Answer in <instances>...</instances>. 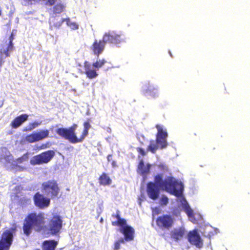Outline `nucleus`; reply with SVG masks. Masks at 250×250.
Returning a JSON list of instances; mask_svg holds the SVG:
<instances>
[{
	"label": "nucleus",
	"instance_id": "obj_23",
	"mask_svg": "<svg viewBox=\"0 0 250 250\" xmlns=\"http://www.w3.org/2000/svg\"><path fill=\"white\" fill-rule=\"evenodd\" d=\"M65 21V19H60L59 18L52 17L50 19L49 23L50 27H60L63 22Z\"/></svg>",
	"mask_w": 250,
	"mask_h": 250
},
{
	"label": "nucleus",
	"instance_id": "obj_39",
	"mask_svg": "<svg viewBox=\"0 0 250 250\" xmlns=\"http://www.w3.org/2000/svg\"><path fill=\"white\" fill-rule=\"evenodd\" d=\"M44 148V147H43V146H42V147H41V149H42V148Z\"/></svg>",
	"mask_w": 250,
	"mask_h": 250
},
{
	"label": "nucleus",
	"instance_id": "obj_33",
	"mask_svg": "<svg viewBox=\"0 0 250 250\" xmlns=\"http://www.w3.org/2000/svg\"><path fill=\"white\" fill-rule=\"evenodd\" d=\"M33 129L37 127L42 124V122H35L33 123H30Z\"/></svg>",
	"mask_w": 250,
	"mask_h": 250
},
{
	"label": "nucleus",
	"instance_id": "obj_20",
	"mask_svg": "<svg viewBox=\"0 0 250 250\" xmlns=\"http://www.w3.org/2000/svg\"><path fill=\"white\" fill-rule=\"evenodd\" d=\"M28 117L27 114H22L13 120L11 124V126L13 128L19 127L23 122L26 121Z\"/></svg>",
	"mask_w": 250,
	"mask_h": 250
},
{
	"label": "nucleus",
	"instance_id": "obj_16",
	"mask_svg": "<svg viewBox=\"0 0 250 250\" xmlns=\"http://www.w3.org/2000/svg\"><path fill=\"white\" fill-rule=\"evenodd\" d=\"M104 42H110L114 44H118L121 42L120 36L116 35L113 32L105 33L103 38Z\"/></svg>",
	"mask_w": 250,
	"mask_h": 250
},
{
	"label": "nucleus",
	"instance_id": "obj_27",
	"mask_svg": "<svg viewBox=\"0 0 250 250\" xmlns=\"http://www.w3.org/2000/svg\"><path fill=\"white\" fill-rule=\"evenodd\" d=\"M106 62V61L104 59L98 60L95 62L93 63L91 65L97 70L100 68L102 67Z\"/></svg>",
	"mask_w": 250,
	"mask_h": 250
},
{
	"label": "nucleus",
	"instance_id": "obj_12",
	"mask_svg": "<svg viewBox=\"0 0 250 250\" xmlns=\"http://www.w3.org/2000/svg\"><path fill=\"white\" fill-rule=\"evenodd\" d=\"M13 38L12 35L9 38V43L4 45L0 50V67L3 62V59L9 56L10 52L13 50V45L12 41Z\"/></svg>",
	"mask_w": 250,
	"mask_h": 250
},
{
	"label": "nucleus",
	"instance_id": "obj_24",
	"mask_svg": "<svg viewBox=\"0 0 250 250\" xmlns=\"http://www.w3.org/2000/svg\"><path fill=\"white\" fill-rule=\"evenodd\" d=\"M57 244V242L53 240L46 241L43 245V250H54Z\"/></svg>",
	"mask_w": 250,
	"mask_h": 250
},
{
	"label": "nucleus",
	"instance_id": "obj_35",
	"mask_svg": "<svg viewBox=\"0 0 250 250\" xmlns=\"http://www.w3.org/2000/svg\"><path fill=\"white\" fill-rule=\"evenodd\" d=\"M137 149H138V151L140 154H141L142 155H145L146 154V152L144 149L140 148H138Z\"/></svg>",
	"mask_w": 250,
	"mask_h": 250
},
{
	"label": "nucleus",
	"instance_id": "obj_4",
	"mask_svg": "<svg viewBox=\"0 0 250 250\" xmlns=\"http://www.w3.org/2000/svg\"><path fill=\"white\" fill-rule=\"evenodd\" d=\"M28 154H24L21 157L17 159L16 161L13 159L9 151L5 147L0 149V161L1 163L8 165L11 164L12 168L15 169L16 171H23L25 167L18 166V164L21 163L24 161L28 160Z\"/></svg>",
	"mask_w": 250,
	"mask_h": 250
},
{
	"label": "nucleus",
	"instance_id": "obj_38",
	"mask_svg": "<svg viewBox=\"0 0 250 250\" xmlns=\"http://www.w3.org/2000/svg\"><path fill=\"white\" fill-rule=\"evenodd\" d=\"M157 209V208H156V209H155V210H153V213H154V212H155V211H156Z\"/></svg>",
	"mask_w": 250,
	"mask_h": 250
},
{
	"label": "nucleus",
	"instance_id": "obj_9",
	"mask_svg": "<svg viewBox=\"0 0 250 250\" xmlns=\"http://www.w3.org/2000/svg\"><path fill=\"white\" fill-rule=\"evenodd\" d=\"M42 188L45 194L51 197L58 196L60 191L57 182L53 180L44 182L42 185Z\"/></svg>",
	"mask_w": 250,
	"mask_h": 250
},
{
	"label": "nucleus",
	"instance_id": "obj_15",
	"mask_svg": "<svg viewBox=\"0 0 250 250\" xmlns=\"http://www.w3.org/2000/svg\"><path fill=\"white\" fill-rule=\"evenodd\" d=\"M188 237V240L191 244L195 245L198 248L202 247V240L196 230H194L189 232Z\"/></svg>",
	"mask_w": 250,
	"mask_h": 250
},
{
	"label": "nucleus",
	"instance_id": "obj_18",
	"mask_svg": "<svg viewBox=\"0 0 250 250\" xmlns=\"http://www.w3.org/2000/svg\"><path fill=\"white\" fill-rule=\"evenodd\" d=\"M104 42L101 41L95 40L93 42L90 49L93 51V53L98 57L104 51Z\"/></svg>",
	"mask_w": 250,
	"mask_h": 250
},
{
	"label": "nucleus",
	"instance_id": "obj_5",
	"mask_svg": "<svg viewBox=\"0 0 250 250\" xmlns=\"http://www.w3.org/2000/svg\"><path fill=\"white\" fill-rule=\"evenodd\" d=\"M156 128L158 133L156 136V142L151 141L148 146L147 150L152 153H155L159 146L161 148H166L167 145V134L166 129H164L163 126L157 125Z\"/></svg>",
	"mask_w": 250,
	"mask_h": 250
},
{
	"label": "nucleus",
	"instance_id": "obj_13",
	"mask_svg": "<svg viewBox=\"0 0 250 250\" xmlns=\"http://www.w3.org/2000/svg\"><path fill=\"white\" fill-rule=\"evenodd\" d=\"M156 223L160 228L168 229L173 225V219L170 215H163L157 219Z\"/></svg>",
	"mask_w": 250,
	"mask_h": 250
},
{
	"label": "nucleus",
	"instance_id": "obj_28",
	"mask_svg": "<svg viewBox=\"0 0 250 250\" xmlns=\"http://www.w3.org/2000/svg\"><path fill=\"white\" fill-rule=\"evenodd\" d=\"M66 24L72 30H76L79 28V25L75 22L72 21L69 18L65 19Z\"/></svg>",
	"mask_w": 250,
	"mask_h": 250
},
{
	"label": "nucleus",
	"instance_id": "obj_37",
	"mask_svg": "<svg viewBox=\"0 0 250 250\" xmlns=\"http://www.w3.org/2000/svg\"><path fill=\"white\" fill-rule=\"evenodd\" d=\"M112 165L113 167H116V163L115 161H113L112 163Z\"/></svg>",
	"mask_w": 250,
	"mask_h": 250
},
{
	"label": "nucleus",
	"instance_id": "obj_6",
	"mask_svg": "<svg viewBox=\"0 0 250 250\" xmlns=\"http://www.w3.org/2000/svg\"><path fill=\"white\" fill-rule=\"evenodd\" d=\"M178 202L181 203V205L191 222L194 224L197 223L199 221L202 219V216L200 214L194 212L182 194L181 196H178Z\"/></svg>",
	"mask_w": 250,
	"mask_h": 250
},
{
	"label": "nucleus",
	"instance_id": "obj_25",
	"mask_svg": "<svg viewBox=\"0 0 250 250\" xmlns=\"http://www.w3.org/2000/svg\"><path fill=\"white\" fill-rule=\"evenodd\" d=\"M49 132L48 130H41L35 132L38 141L43 140L48 137Z\"/></svg>",
	"mask_w": 250,
	"mask_h": 250
},
{
	"label": "nucleus",
	"instance_id": "obj_14",
	"mask_svg": "<svg viewBox=\"0 0 250 250\" xmlns=\"http://www.w3.org/2000/svg\"><path fill=\"white\" fill-rule=\"evenodd\" d=\"M62 227V221L59 216L53 217L50 222L49 227L51 233H56L59 232Z\"/></svg>",
	"mask_w": 250,
	"mask_h": 250
},
{
	"label": "nucleus",
	"instance_id": "obj_26",
	"mask_svg": "<svg viewBox=\"0 0 250 250\" xmlns=\"http://www.w3.org/2000/svg\"><path fill=\"white\" fill-rule=\"evenodd\" d=\"M100 183L101 185L106 186L109 185L111 183V180L106 174L103 173L100 177Z\"/></svg>",
	"mask_w": 250,
	"mask_h": 250
},
{
	"label": "nucleus",
	"instance_id": "obj_10",
	"mask_svg": "<svg viewBox=\"0 0 250 250\" xmlns=\"http://www.w3.org/2000/svg\"><path fill=\"white\" fill-rule=\"evenodd\" d=\"M13 233L11 230H7L2 235L0 241V250H8L12 244Z\"/></svg>",
	"mask_w": 250,
	"mask_h": 250
},
{
	"label": "nucleus",
	"instance_id": "obj_8",
	"mask_svg": "<svg viewBox=\"0 0 250 250\" xmlns=\"http://www.w3.org/2000/svg\"><path fill=\"white\" fill-rule=\"evenodd\" d=\"M54 155V151L49 150L33 157L30 160V163L32 165L47 163L52 159Z\"/></svg>",
	"mask_w": 250,
	"mask_h": 250
},
{
	"label": "nucleus",
	"instance_id": "obj_31",
	"mask_svg": "<svg viewBox=\"0 0 250 250\" xmlns=\"http://www.w3.org/2000/svg\"><path fill=\"white\" fill-rule=\"evenodd\" d=\"M125 241L123 238H120L119 240L115 242L113 249L114 250H118L120 249V245L122 243H124Z\"/></svg>",
	"mask_w": 250,
	"mask_h": 250
},
{
	"label": "nucleus",
	"instance_id": "obj_17",
	"mask_svg": "<svg viewBox=\"0 0 250 250\" xmlns=\"http://www.w3.org/2000/svg\"><path fill=\"white\" fill-rule=\"evenodd\" d=\"M143 90L146 96L155 97L158 95V87L149 83L144 85Z\"/></svg>",
	"mask_w": 250,
	"mask_h": 250
},
{
	"label": "nucleus",
	"instance_id": "obj_3",
	"mask_svg": "<svg viewBox=\"0 0 250 250\" xmlns=\"http://www.w3.org/2000/svg\"><path fill=\"white\" fill-rule=\"evenodd\" d=\"M45 218L44 214L40 213H32L25 218L23 231L26 235H29L32 229L40 231L44 226Z\"/></svg>",
	"mask_w": 250,
	"mask_h": 250
},
{
	"label": "nucleus",
	"instance_id": "obj_21",
	"mask_svg": "<svg viewBox=\"0 0 250 250\" xmlns=\"http://www.w3.org/2000/svg\"><path fill=\"white\" fill-rule=\"evenodd\" d=\"M185 234V230L183 228L175 229L170 232L171 238L177 241L181 240Z\"/></svg>",
	"mask_w": 250,
	"mask_h": 250
},
{
	"label": "nucleus",
	"instance_id": "obj_7",
	"mask_svg": "<svg viewBox=\"0 0 250 250\" xmlns=\"http://www.w3.org/2000/svg\"><path fill=\"white\" fill-rule=\"evenodd\" d=\"M117 223L120 226V231L124 236V240L126 242L133 241L135 235L134 229L128 225L124 219L118 218Z\"/></svg>",
	"mask_w": 250,
	"mask_h": 250
},
{
	"label": "nucleus",
	"instance_id": "obj_29",
	"mask_svg": "<svg viewBox=\"0 0 250 250\" xmlns=\"http://www.w3.org/2000/svg\"><path fill=\"white\" fill-rule=\"evenodd\" d=\"M65 6L61 3H57L54 7V12L56 13H61L65 8Z\"/></svg>",
	"mask_w": 250,
	"mask_h": 250
},
{
	"label": "nucleus",
	"instance_id": "obj_2",
	"mask_svg": "<svg viewBox=\"0 0 250 250\" xmlns=\"http://www.w3.org/2000/svg\"><path fill=\"white\" fill-rule=\"evenodd\" d=\"M84 129L80 138L76 136L75 130L77 128V125L74 124L69 128H59L56 131V133L62 138L68 140L70 143L76 144L83 141L85 137L88 134V130L91 127V125L88 122L84 123Z\"/></svg>",
	"mask_w": 250,
	"mask_h": 250
},
{
	"label": "nucleus",
	"instance_id": "obj_1",
	"mask_svg": "<svg viewBox=\"0 0 250 250\" xmlns=\"http://www.w3.org/2000/svg\"><path fill=\"white\" fill-rule=\"evenodd\" d=\"M167 192L175 195L178 200V196L181 195L184 186L181 182L176 180L173 177L168 176L164 179L162 175H158L155 178V183H149L147 186V193L148 197L155 200L159 195V188Z\"/></svg>",
	"mask_w": 250,
	"mask_h": 250
},
{
	"label": "nucleus",
	"instance_id": "obj_19",
	"mask_svg": "<svg viewBox=\"0 0 250 250\" xmlns=\"http://www.w3.org/2000/svg\"><path fill=\"white\" fill-rule=\"evenodd\" d=\"M84 68L85 73L88 78L93 79L96 78L98 75V74L97 73V70L91 65V63L85 62Z\"/></svg>",
	"mask_w": 250,
	"mask_h": 250
},
{
	"label": "nucleus",
	"instance_id": "obj_11",
	"mask_svg": "<svg viewBox=\"0 0 250 250\" xmlns=\"http://www.w3.org/2000/svg\"><path fill=\"white\" fill-rule=\"evenodd\" d=\"M34 200L35 205L41 209L48 207L50 203V198L44 197V195L39 193L35 195Z\"/></svg>",
	"mask_w": 250,
	"mask_h": 250
},
{
	"label": "nucleus",
	"instance_id": "obj_32",
	"mask_svg": "<svg viewBox=\"0 0 250 250\" xmlns=\"http://www.w3.org/2000/svg\"><path fill=\"white\" fill-rule=\"evenodd\" d=\"M168 203V198L164 195H162L160 199V205H163V206H165V205H167Z\"/></svg>",
	"mask_w": 250,
	"mask_h": 250
},
{
	"label": "nucleus",
	"instance_id": "obj_34",
	"mask_svg": "<svg viewBox=\"0 0 250 250\" xmlns=\"http://www.w3.org/2000/svg\"><path fill=\"white\" fill-rule=\"evenodd\" d=\"M33 129L32 127L31 126V125L30 124H29L28 125H27L23 129V131H31Z\"/></svg>",
	"mask_w": 250,
	"mask_h": 250
},
{
	"label": "nucleus",
	"instance_id": "obj_30",
	"mask_svg": "<svg viewBox=\"0 0 250 250\" xmlns=\"http://www.w3.org/2000/svg\"><path fill=\"white\" fill-rule=\"evenodd\" d=\"M25 140L30 143L37 142L38 140L35 132L27 136L25 138Z\"/></svg>",
	"mask_w": 250,
	"mask_h": 250
},
{
	"label": "nucleus",
	"instance_id": "obj_36",
	"mask_svg": "<svg viewBox=\"0 0 250 250\" xmlns=\"http://www.w3.org/2000/svg\"><path fill=\"white\" fill-rule=\"evenodd\" d=\"M107 158V161L108 162H110L111 160L112 155L110 154L108 155Z\"/></svg>",
	"mask_w": 250,
	"mask_h": 250
},
{
	"label": "nucleus",
	"instance_id": "obj_22",
	"mask_svg": "<svg viewBox=\"0 0 250 250\" xmlns=\"http://www.w3.org/2000/svg\"><path fill=\"white\" fill-rule=\"evenodd\" d=\"M150 165L147 164L145 165L142 160L140 162L138 167V171L142 175H145L148 173Z\"/></svg>",
	"mask_w": 250,
	"mask_h": 250
}]
</instances>
